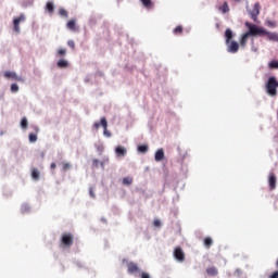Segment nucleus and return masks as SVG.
<instances>
[{
  "mask_svg": "<svg viewBox=\"0 0 278 278\" xmlns=\"http://www.w3.org/2000/svg\"><path fill=\"white\" fill-rule=\"evenodd\" d=\"M245 27H248L249 31L242 35L240 39L241 47H247V42L249 41L250 36H260V34L264 33L257 25L251 24L249 22H245Z\"/></svg>",
  "mask_w": 278,
  "mask_h": 278,
  "instance_id": "1",
  "label": "nucleus"
},
{
  "mask_svg": "<svg viewBox=\"0 0 278 278\" xmlns=\"http://www.w3.org/2000/svg\"><path fill=\"white\" fill-rule=\"evenodd\" d=\"M266 92L269 97H277L278 81L275 76L268 78L265 84Z\"/></svg>",
  "mask_w": 278,
  "mask_h": 278,
  "instance_id": "2",
  "label": "nucleus"
},
{
  "mask_svg": "<svg viewBox=\"0 0 278 278\" xmlns=\"http://www.w3.org/2000/svg\"><path fill=\"white\" fill-rule=\"evenodd\" d=\"M73 233L64 232L61 237V244L62 247H66V249H71V247H73Z\"/></svg>",
  "mask_w": 278,
  "mask_h": 278,
  "instance_id": "3",
  "label": "nucleus"
},
{
  "mask_svg": "<svg viewBox=\"0 0 278 278\" xmlns=\"http://www.w3.org/2000/svg\"><path fill=\"white\" fill-rule=\"evenodd\" d=\"M25 21H26V17H25V14L23 13L13 20V30L16 34H21V23H25Z\"/></svg>",
  "mask_w": 278,
  "mask_h": 278,
  "instance_id": "4",
  "label": "nucleus"
},
{
  "mask_svg": "<svg viewBox=\"0 0 278 278\" xmlns=\"http://www.w3.org/2000/svg\"><path fill=\"white\" fill-rule=\"evenodd\" d=\"M260 29L263 33H260L258 36H267L268 40H270L271 42H278V33H270L263 27H260Z\"/></svg>",
  "mask_w": 278,
  "mask_h": 278,
  "instance_id": "5",
  "label": "nucleus"
},
{
  "mask_svg": "<svg viewBox=\"0 0 278 278\" xmlns=\"http://www.w3.org/2000/svg\"><path fill=\"white\" fill-rule=\"evenodd\" d=\"M174 257L178 261V262H186V253H184V250L181 249V247H177L174 250Z\"/></svg>",
  "mask_w": 278,
  "mask_h": 278,
  "instance_id": "6",
  "label": "nucleus"
},
{
  "mask_svg": "<svg viewBox=\"0 0 278 278\" xmlns=\"http://www.w3.org/2000/svg\"><path fill=\"white\" fill-rule=\"evenodd\" d=\"M127 271L128 275H136V273H140V267L138 266V264L129 262L127 263Z\"/></svg>",
  "mask_w": 278,
  "mask_h": 278,
  "instance_id": "7",
  "label": "nucleus"
},
{
  "mask_svg": "<svg viewBox=\"0 0 278 278\" xmlns=\"http://www.w3.org/2000/svg\"><path fill=\"white\" fill-rule=\"evenodd\" d=\"M260 3H255L253 9L250 11V16L254 23H257V16H260Z\"/></svg>",
  "mask_w": 278,
  "mask_h": 278,
  "instance_id": "8",
  "label": "nucleus"
},
{
  "mask_svg": "<svg viewBox=\"0 0 278 278\" xmlns=\"http://www.w3.org/2000/svg\"><path fill=\"white\" fill-rule=\"evenodd\" d=\"M227 45L228 53H238V49H240V45L237 41H229Z\"/></svg>",
  "mask_w": 278,
  "mask_h": 278,
  "instance_id": "9",
  "label": "nucleus"
},
{
  "mask_svg": "<svg viewBox=\"0 0 278 278\" xmlns=\"http://www.w3.org/2000/svg\"><path fill=\"white\" fill-rule=\"evenodd\" d=\"M4 77L7 79H14V81H23V77L16 75V73L10 72V71L4 72Z\"/></svg>",
  "mask_w": 278,
  "mask_h": 278,
  "instance_id": "10",
  "label": "nucleus"
},
{
  "mask_svg": "<svg viewBox=\"0 0 278 278\" xmlns=\"http://www.w3.org/2000/svg\"><path fill=\"white\" fill-rule=\"evenodd\" d=\"M115 155L116 157H125L127 155V148L123 146H117L115 148Z\"/></svg>",
  "mask_w": 278,
  "mask_h": 278,
  "instance_id": "11",
  "label": "nucleus"
},
{
  "mask_svg": "<svg viewBox=\"0 0 278 278\" xmlns=\"http://www.w3.org/2000/svg\"><path fill=\"white\" fill-rule=\"evenodd\" d=\"M268 184L270 190H275V188H277V176L275 173L269 174Z\"/></svg>",
  "mask_w": 278,
  "mask_h": 278,
  "instance_id": "12",
  "label": "nucleus"
},
{
  "mask_svg": "<svg viewBox=\"0 0 278 278\" xmlns=\"http://www.w3.org/2000/svg\"><path fill=\"white\" fill-rule=\"evenodd\" d=\"M101 126L103 127L104 129V136L106 138H112V132H110V130H108V119L105 117H102L101 118Z\"/></svg>",
  "mask_w": 278,
  "mask_h": 278,
  "instance_id": "13",
  "label": "nucleus"
},
{
  "mask_svg": "<svg viewBox=\"0 0 278 278\" xmlns=\"http://www.w3.org/2000/svg\"><path fill=\"white\" fill-rule=\"evenodd\" d=\"M155 162H162L164 160V149H159L154 155Z\"/></svg>",
  "mask_w": 278,
  "mask_h": 278,
  "instance_id": "14",
  "label": "nucleus"
},
{
  "mask_svg": "<svg viewBox=\"0 0 278 278\" xmlns=\"http://www.w3.org/2000/svg\"><path fill=\"white\" fill-rule=\"evenodd\" d=\"M225 38H226V45H229V42H231V39L233 38V31L231 30V28L226 29Z\"/></svg>",
  "mask_w": 278,
  "mask_h": 278,
  "instance_id": "15",
  "label": "nucleus"
},
{
  "mask_svg": "<svg viewBox=\"0 0 278 278\" xmlns=\"http://www.w3.org/2000/svg\"><path fill=\"white\" fill-rule=\"evenodd\" d=\"M206 275H208V277H216L218 275V268L212 266V267H208L206 269Z\"/></svg>",
  "mask_w": 278,
  "mask_h": 278,
  "instance_id": "16",
  "label": "nucleus"
},
{
  "mask_svg": "<svg viewBox=\"0 0 278 278\" xmlns=\"http://www.w3.org/2000/svg\"><path fill=\"white\" fill-rule=\"evenodd\" d=\"M141 1V3H142V5L147 9V10H153V8H154V3H153V1H151V0H140Z\"/></svg>",
  "mask_w": 278,
  "mask_h": 278,
  "instance_id": "17",
  "label": "nucleus"
},
{
  "mask_svg": "<svg viewBox=\"0 0 278 278\" xmlns=\"http://www.w3.org/2000/svg\"><path fill=\"white\" fill-rule=\"evenodd\" d=\"M66 27L71 31H77V24H76L75 20L68 21L67 24H66Z\"/></svg>",
  "mask_w": 278,
  "mask_h": 278,
  "instance_id": "18",
  "label": "nucleus"
},
{
  "mask_svg": "<svg viewBox=\"0 0 278 278\" xmlns=\"http://www.w3.org/2000/svg\"><path fill=\"white\" fill-rule=\"evenodd\" d=\"M31 178L34 179V181H38L40 179V172L38 170V168L34 167L31 169Z\"/></svg>",
  "mask_w": 278,
  "mask_h": 278,
  "instance_id": "19",
  "label": "nucleus"
},
{
  "mask_svg": "<svg viewBox=\"0 0 278 278\" xmlns=\"http://www.w3.org/2000/svg\"><path fill=\"white\" fill-rule=\"evenodd\" d=\"M46 10H47V12H49V14H53V12L55 10V5L53 4V2L48 1L46 4Z\"/></svg>",
  "mask_w": 278,
  "mask_h": 278,
  "instance_id": "20",
  "label": "nucleus"
},
{
  "mask_svg": "<svg viewBox=\"0 0 278 278\" xmlns=\"http://www.w3.org/2000/svg\"><path fill=\"white\" fill-rule=\"evenodd\" d=\"M229 10V3L227 2H224L223 5L218 8V11L222 12V14H227Z\"/></svg>",
  "mask_w": 278,
  "mask_h": 278,
  "instance_id": "21",
  "label": "nucleus"
},
{
  "mask_svg": "<svg viewBox=\"0 0 278 278\" xmlns=\"http://www.w3.org/2000/svg\"><path fill=\"white\" fill-rule=\"evenodd\" d=\"M59 68H68V61L61 59L56 63Z\"/></svg>",
  "mask_w": 278,
  "mask_h": 278,
  "instance_id": "22",
  "label": "nucleus"
},
{
  "mask_svg": "<svg viewBox=\"0 0 278 278\" xmlns=\"http://www.w3.org/2000/svg\"><path fill=\"white\" fill-rule=\"evenodd\" d=\"M212 244H214V240H212L211 237H206L204 239V247H206L207 249H211L212 248Z\"/></svg>",
  "mask_w": 278,
  "mask_h": 278,
  "instance_id": "23",
  "label": "nucleus"
},
{
  "mask_svg": "<svg viewBox=\"0 0 278 278\" xmlns=\"http://www.w3.org/2000/svg\"><path fill=\"white\" fill-rule=\"evenodd\" d=\"M175 36H181L184 34V27L181 25H178L176 28H174Z\"/></svg>",
  "mask_w": 278,
  "mask_h": 278,
  "instance_id": "24",
  "label": "nucleus"
},
{
  "mask_svg": "<svg viewBox=\"0 0 278 278\" xmlns=\"http://www.w3.org/2000/svg\"><path fill=\"white\" fill-rule=\"evenodd\" d=\"M99 165L102 167V168H105V166L103 165V162H100L99 160L94 159L92 161V166L93 168H99Z\"/></svg>",
  "mask_w": 278,
  "mask_h": 278,
  "instance_id": "25",
  "label": "nucleus"
},
{
  "mask_svg": "<svg viewBox=\"0 0 278 278\" xmlns=\"http://www.w3.org/2000/svg\"><path fill=\"white\" fill-rule=\"evenodd\" d=\"M131 184H134V178H131V177L123 178V185L124 186H131Z\"/></svg>",
  "mask_w": 278,
  "mask_h": 278,
  "instance_id": "26",
  "label": "nucleus"
},
{
  "mask_svg": "<svg viewBox=\"0 0 278 278\" xmlns=\"http://www.w3.org/2000/svg\"><path fill=\"white\" fill-rule=\"evenodd\" d=\"M147 151H149V146L144 144V146H139L138 147V152L139 153H147Z\"/></svg>",
  "mask_w": 278,
  "mask_h": 278,
  "instance_id": "27",
  "label": "nucleus"
},
{
  "mask_svg": "<svg viewBox=\"0 0 278 278\" xmlns=\"http://www.w3.org/2000/svg\"><path fill=\"white\" fill-rule=\"evenodd\" d=\"M268 67L269 68L278 70V61L277 60H273L271 62L268 63Z\"/></svg>",
  "mask_w": 278,
  "mask_h": 278,
  "instance_id": "28",
  "label": "nucleus"
},
{
  "mask_svg": "<svg viewBox=\"0 0 278 278\" xmlns=\"http://www.w3.org/2000/svg\"><path fill=\"white\" fill-rule=\"evenodd\" d=\"M21 127L22 129H27L28 127V122H27V117H23L21 121Z\"/></svg>",
  "mask_w": 278,
  "mask_h": 278,
  "instance_id": "29",
  "label": "nucleus"
},
{
  "mask_svg": "<svg viewBox=\"0 0 278 278\" xmlns=\"http://www.w3.org/2000/svg\"><path fill=\"white\" fill-rule=\"evenodd\" d=\"M28 139H29V142H37L38 135L37 134H29Z\"/></svg>",
  "mask_w": 278,
  "mask_h": 278,
  "instance_id": "30",
  "label": "nucleus"
},
{
  "mask_svg": "<svg viewBox=\"0 0 278 278\" xmlns=\"http://www.w3.org/2000/svg\"><path fill=\"white\" fill-rule=\"evenodd\" d=\"M59 14H60V16H64L65 18L68 17V12L64 9H60Z\"/></svg>",
  "mask_w": 278,
  "mask_h": 278,
  "instance_id": "31",
  "label": "nucleus"
},
{
  "mask_svg": "<svg viewBox=\"0 0 278 278\" xmlns=\"http://www.w3.org/2000/svg\"><path fill=\"white\" fill-rule=\"evenodd\" d=\"M71 167H72L71 163H64L63 166H62L63 173H66V170H70Z\"/></svg>",
  "mask_w": 278,
  "mask_h": 278,
  "instance_id": "32",
  "label": "nucleus"
},
{
  "mask_svg": "<svg viewBox=\"0 0 278 278\" xmlns=\"http://www.w3.org/2000/svg\"><path fill=\"white\" fill-rule=\"evenodd\" d=\"M11 92H18V85H16V84H12L11 85Z\"/></svg>",
  "mask_w": 278,
  "mask_h": 278,
  "instance_id": "33",
  "label": "nucleus"
},
{
  "mask_svg": "<svg viewBox=\"0 0 278 278\" xmlns=\"http://www.w3.org/2000/svg\"><path fill=\"white\" fill-rule=\"evenodd\" d=\"M67 47H68L70 49H75V41H74V40H68V41H67Z\"/></svg>",
  "mask_w": 278,
  "mask_h": 278,
  "instance_id": "34",
  "label": "nucleus"
},
{
  "mask_svg": "<svg viewBox=\"0 0 278 278\" xmlns=\"http://www.w3.org/2000/svg\"><path fill=\"white\" fill-rule=\"evenodd\" d=\"M58 55L62 56V55H66V49L62 48L58 51Z\"/></svg>",
  "mask_w": 278,
  "mask_h": 278,
  "instance_id": "35",
  "label": "nucleus"
},
{
  "mask_svg": "<svg viewBox=\"0 0 278 278\" xmlns=\"http://www.w3.org/2000/svg\"><path fill=\"white\" fill-rule=\"evenodd\" d=\"M153 225L154 227H162V222H160V219H155Z\"/></svg>",
  "mask_w": 278,
  "mask_h": 278,
  "instance_id": "36",
  "label": "nucleus"
},
{
  "mask_svg": "<svg viewBox=\"0 0 278 278\" xmlns=\"http://www.w3.org/2000/svg\"><path fill=\"white\" fill-rule=\"evenodd\" d=\"M141 278H151V275H149V273H141Z\"/></svg>",
  "mask_w": 278,
  "mask_h": 278,
  "instance_id": "37",
  "label": "nucleus"
},
{
  "mask_svg": "<svg viewBox=\"0 0 278 278\" xmlns=\"http://www.w3.org/2000/svg\"><path fill=\"white\" fill-rule=\"evenodd\" d=\"M99 127H101V122L99 123V122H96L94 124H93V128L94 129H99Z\"/></svg>",
  "mask_w": 278,
  "mask_h": 278,
  "instance_id": "38",
  "label": "nucleus"
},
{
  "mask_svg": "<svg viewBox=\"0 0 278 278\" xmlns=\"http://www.w3.org/2000/svg\"><path fill=\"white\" fill-rule=\"evenodd\" d=\"M269 278H278V271H274V273L269 276Z\"/></svg>",
  "mask_w": 278,
  "mask_h": 278,
  "instance_id": "39",
  "label": "nucleus"
},
{
  "mask_svg": "<svg viewBox=\"0 0 278 278\" xmlns=\"http://www.w3.org/2000/svg\"><path fill=\"white\" fill-rule=\"evenodd\" d=\"M50 168H51L52 170H55V168H58V165H56L55 163H51Z\"/></svg>",
  "mask_w": 278,
  "mask_h": 278,
  "instance_id": "40",
  "label": "nucleus"
},
{
  "mask_svg": "<svg viewBox=\"0 0 278 278\" xmlns=\"http://www.w3.org/2000/svg\"><path fill=\"white\" fill-rule=\"evenodd\" d=\"M268 27H275V23L274 22H267Z\"/></svg>",
  "mask_w": 278,
  "mask_h": 278,
  "instance_id": "41",
  "label": "nucleus"
},
{
  "mask_svg": "<svg viewBox=\"0 0 278 278\" xmlns=\"http://www.w3.org/2000/svg\"><path fill=\"white\" fill-rule=\"evenodd\" d=\"M89 194L92 197V199H94V191H92V189H90Z\"/></svg>",
  "mask_w": 278,
  "mask_h": 278,
  "instance_id": "42",
  "label": "nucleus"
},
{
  "mask_svg": "<svg viewBox=\"0 0 278 278\" xmlns=\"http://www.w3.org/2000/svg\"><path fill=\"white\" fill-rule=\"evenodd\" d=\"M35 131H37V132L39 131L38 127H35Z\"/></svg>",
  "mask_w": 278,
  "mask_h": 278,
  "instance_id": "43",
  "label": "nucleus"
},
{
  "mask_svg": "<svg viewBox=\"0 0 278 278\" xmlns=\"http://www.w3.org/2000/svg\"><path fill=\"white\" fill-rule=\"evenodd\" d=\"M237 3H240V0H235Z\"/></svg>",
  "mask_w": 278,
  "mask_h": 278,
  "instance_id": "44",
  "label": "nucleus"
}]
</instances>
